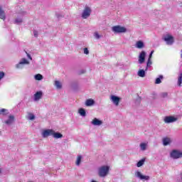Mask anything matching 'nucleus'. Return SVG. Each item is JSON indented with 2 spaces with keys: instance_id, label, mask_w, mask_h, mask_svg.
Instances as JSON below:
<instances>
[{
  "instance_id": "nucleus-7",
  "label": "nucleus",
  "mask_w": 182,
  "mask_h": 182,
  "mask_svg": "<svg viewBox=\"0 0 182 182\" xmlns=\"http://www.w3.org/2000/svg\"><path fill=\"white\" fill-rule=\"evenodd\" d=\"M23 65H29V61L26 58H22L20 62L16 65V69H23Z\"/></svg>"
},
{
  "instance_id": "nucleus-13",
  "label": "nucleus",
  "mask_w": 182,
  "mask_h": 182,
  "mask_svg": "<svg viewBox=\"0 0 182 182\" xmlns=\"http://www.w3.org/2000/svg\"><path fill=\"white\" fill-rule=\"evenodd\" d=\"M14 122H15V116L9 115L8 119L5 121V124H7V126H11Z\"/></svg>"
},
{
  "instance_id": "nucleus-26",
  "label": "nucleus",
  "mask_w": 182,
  "mask_h": 182,
  "mask_svg": "<svg viewBox=\"0 0 182 182\" xmlns=\"http://www.w3.org/2000/svg\"><path fill=\"white\" fill-rule=\"evenodd\" d=\"M139 147L142 151H145L147 149V144L146 143H141Z\"/></svg>"
},
{
  "instance_id": "nucleus-2",
  "label": "nucleus",
  "mask_w": 182,
  "mask_h": 182,
  "mask_svg": "<svg viewBox=\"0 0 182 182\" xmlns=\"http://www.w3.org/2000/svg\"><path fill=\"white\" fill-rule=\"evenodd\" d=\"M112 31L114 33H126L127 28L122 26H114L112 28Z\"/></svg>"
},
{
  "instance_id": "nucleus-18",
  "label": "nucleus",
  "mask_w": 182,
  "mask_h": 182,
  "mask_svg": "<svg viewBox=\"0 0 182 182\" xmlns=\"http://www.w3.org/2000/svg\"><path fill=\"white\" fill-rule=\"evenodd\" d=\"M95 105V100L88 99L85 101V106L90 107V106H93Z\"/></svg>"
},
{
  "instance_id": "nucleus-9",
  "label": "nucleus",
  "mask_w": 182,
  "mask_h": 182,
  "mask_svg": "<svg viewBox=\"0 0 182 182\" xmlns=\"http://www.w3.org/2000/svg\"><path fill=\"white\" fill-rule=\"evenodd\" d=\"M164 41L166 42V45H173L174 43V38L170 35H167L164 38Z\"/></svg>"
},
{
  "instance_id": "nucleus-21",
  "label": "nucleus",
  "mask_w": 182,
  "mask_h": 182,
  "mask_svg": "<svg viewBox=\"0 0 182 182\" xmlns=\"http://www.w3.org/2000/svg\"><path fill=\"white\" fill-rule=\"evenodd\" d=\"M0 114L2 116H6V114H9V111L5 108L0 109Z\"/></svg>"
},
{
  "instance_id": "nucleus-20",
  "label": "nucleus",
  "mask_w": 182,
  "mask_h": 182,
  "mask_svg": "<svg viewBox=\"0 0 182 182\" xmlns=\"http://www.w3.org/2000/svg\"><path fill=\"white\" fill-rule=\"evenodd\" d=\"M171 143V139L168 137H165L163 139V144L164 146H168Z\"/></svg>"
},
{
  "instance_id": "nucleus-22",
  "label": "nucleus",
  "mask_w": 182,
  "mask_h": 182,
  "mask_svg": "<svg viewBox=\"0 0 182 182\" xmlns=\"http://www.w3.org/2000/svg\"><path fill=\"white\" fill-rule=\"evenodd\" d=\"M78 113L82 116V117H86V110L83 108H80L78 110Z\"/></svg>"
},
{
  "instance_id": "nucleus-25",
  "label": "nucleus",
  "mask_w": 182,
  "mask_h": 182,
  "mask_svg": "<svg viewBox=\"0 0 182 182\" xmlns=\"http://www.w3.org/2000/svg\"><path fill=\"white\" fill-rule=\"evenodd\" d=\"M54 86L56 87V89H62V83L60 81L55 80L54 82Z\"/></svg>"
},
{
  "instance_id": "nucleus-41",
  "label": "nucleus",
  "mask_w": 182,
  "mask_h": 182,
  "mask_svg": "<svg viewBox=\"0 0 182 182\" xmlns=\"http://www.w3.org/2000/svg\"><path fill=\"white\" fill-rule=\"evenodd\" d=\"M26 55H27V58H28V59H30V60H32V56L30 55L29 53H28V52H26Z\"/></svg>"
},
{
  "instance_id": "nucleus-29",
  "label": "nucleus",
  "mask_w": 182,
  "mask_h": 182,
  "mask_svg": "<svg viewBox=\"0 0 182 182\" xmlns=\"http://www.w3.org/2000/svg\"><path fill=\"white\" fill-rule=\"evenodd\" d=\"M161 79H163V75H159V77H157L155 80V84L160 85V83H161Z\"/></svg>"
},
{
  "instance_id": "nucleus-40",
  "label": "nucleus",
  "mask_w": 182,
  "mask_h": 182,
  "mask_svg": "<svg viewBox=\"0 0 182 182\" xmlns=\"http://www.w3.org/2000/svg\"><path fill=\"white\" fill-rule=\"evenodd\" d=\"M94 36L96 38V39H100V35H99L97 33H95Z\"/></svg>"
},
{
  "instance_id": "nucleus-34",
  "label": "nucleus",
  "mask_w": 182,
  "mask_h": 182,
  "mask_svg": "<svg viewBox=\"0 0 182 182\" xmlns=\"http://www.w3.org/2000/svg\"><path fill=\"white\" fill-rule=\"evenodd\" d=\"M168 96V93L167 92H162L161 93V97H167Z\"/></svg>"
},
{
  "instance_id": "nucleus-30",
  "label": "nucleus",
  "mask_w": 182,
  "mask_h": 182,
  "mask_svg": "<svg viewBox=\"0 0 182 182\" xmlns=\"http://www.w3.org/2000/svg\"><path fill=\"white\" fill-rule=\"evenodd\" d=\"M36 80H42L43 79V75L41 74H37L34 76Z\"/></svg>"
},
{
  "instance_id": "nucleus-35",
  "label": "nucleus",
  "mask_w": 182,
  "mask_h": 182,
  "mask_svg": "<svg viewBox=\"0 0 182 182\" xmlns=\"http://www.w3.org/2000/svg\"><path fill=\"white\" fill-rule=\"evenodd\" d=\"M33 33L35 38H38V35H39L38 31L33 30Z\"/></svg>"
},
{
  "instance_id": "nucleus-39",
  "label": "nucleus",
  "mask_w": 182,
  "mask_h": 182,
  "mask_svg": "<svg viewBox=\"0 0 182 182\" xmlns=\"http://www.w3.org/2000/svg\"><path fill=\"white\" fill-rule=\"evenodd\" d=\"M154 53V50H151V53H149L148 59H151V58H153V54Z\"/></svg>"
},
{
  "instance_id": "nucleus-31",
  "label": "nucleus",
  "mask_w": 182,
  "mask_h": 182,
  "mask_svg": "<svg viewBox=\"0 0 182 182\" xmlns=\"http://www.w3.org/2000/svg\"><path fill=\"white\" fill-rule=\"evenodd\" d=\"M182 83V73L179 75L178 77V86H181Z\"/></svg>"
},
{
  "instance_id": "nucleus-36",
  "label": "nucleus",
  "mask_w": 182,
  "mask_h": 182,
  "mask_svg": "<svg viewBox=\"0 0 182 182\" xmlns=\"http://www.w3.org/2000/svg\"><path fill=\"white\" fill-rule=\"evenodd\" d=\"M4 77H5V73H4L3 71L0 72V80L1 79H4Z\"/></svg>"
},
{
  "instance_id": "nucleus-15",
  "label": "nucleus",
  "mask_w": 182,
  "mask_h": 182,
  "mask_svg": "<svg viewBox=\"0 0 182 182\" xmlns=\"http://www.w3.org/2000/svg\"><path fill=\"white\" fill-rule=\"evenodd\" d=\"M135 47L137 49H143L144 48V43L142 41H139L136 43Z\"/></svg>"
},
{
  "instance_id": "nucleus-14",
  "label": "nucleus",
  "mask_w": 182,
  "mask_h": 182,
  "mask_svg": "<svg viewBox=\"0 0 182 182\" xmlns=\"http://www.w3.org/2000/svg\"><path fill=\"white\" fill-rule=\"evenodd\" d=\"M91 124H92L93 126H102V124H103V122L97 118H94L91 122Z\"/></svg>"
},
{
  "instance_id": "nucleus-24",
  "label": "nucleus",
  "mask_w": 182,
  "mask_h": 182,
  "mask_svg": "<svg viewBox=\"0 0 182 182\" xmlns=\"http://www.w3.org/2000/svg\"><path fill=\"white\" fill-rule=\"evenodd\" d=\"M22 22H23V18L22 17H17L15 19V23H16V25H21Z\"/></svg>"
},
{
  "instance_id": "nucleus-5",
  "label": "nucleus",
  "mask_w": 182,
  "mask_h": 182,
  "mask_svg": "<svg viewBox=\"0 0 182 182\" xmlns=\"http://www.w3.org/2000/svg\"><path fill=\"white\" fill-rule=\"evenodd\" d=\"M135 177L139 178V180H144L145 181H149V180H150V176H144L139 171L135 172Z\"/></svg>"
},
{
  "instance_id": "nucleus-44",
  "label": "nucleus",
  "mask_w": 182,
  "mask_h": 182,
  "mask_svg": "<svg viewBox=\"0 0 182 182\" xmlns=\"http://www.w3.org/2000/svg\"><path fill=\"white\" fill-rule=\"evenodd\" d=\"M1 173H2V171H1V168H0V174H1Z\"/></svg>"
},
{
  "instance_id": "nucleus-32",
  "label": "nucleus",
  "mask_w": 182,
  "mask_h": 182,
  "mask_svg": "<svg viewBox=\"0 0 182 182\" xmlns=\"http://www.w3.org/2000/svg\"><path fill=\"white\" fill-rule=\"evenodd\" d=\"M28 120H35V116L32 113H29L28 114Z\"/></svg>"
},
{
  "instance_id": "nucleus-43",
  "label": "nucleus",
  "mask_w": 182,
  "mask_h": 182,
  "mask_svg": "<svg viewBox=\"0 0 182 182\" xmlns=\"http://www.w3.org/2000/svg\"><path fill=\"white\" fill-rule=\"evenodd\" d=\"M181 180L182 181V173L181 174Z\"/></svg>"
},
{
  "instance_id": "nucleus-1",
  "label": "nucleus",
  "mask_w": 182,
  "mask_h": 182,
  "mask_svg": "<svg viewBox=\"0 0 182 182\" xmlns=\"http://www.w3.org/2000/svg\"><path fill=\"white\" fill-rule=\"evenodd\" d=\"M109 170L110 167L109 166H102L98 168V176L102 178L106 177L109 174Z\"/></svg>"
},
{
  "instance_id": "nucleus-8",
  "label": "nucleus",
  "mask_w": 182,
  "mask_h": 182,
  "mask_svg": "<svg viewBox=\"0 0 182 182\" xmlns=\"http://www.w3.org/2000/svg\"><path fill=\"white\" fill-rule=\"evenodd\" d=\"M53 135V129H45L42 132V137L43 139H46L47 137H49V136Z\"/></svg>"
},
{
  "instance_id": "nucleus-38",
  "label": "nucleus",
  "mask_w": 182,
  "mask_h": 182,
  "mask_svg": "<svg viewBox=\"0 0 182 182\" xmlns=\"http://www.w3.org/2000/svg\"><path fill=\"white\" fill-rule=\"evenodd\" d=\"M85 55H89V49L87 48H84Z\"/></svg>"
},
{
  "instance_id": "nucleus-42",
  "label": "nucleus",
  "mask_w": 182,
  "mask_h": 182,
  "mask_svg": "<svg viewBox=\"0 0 182 182\" xmlns=\"http://www.w3.org/2000/svg\"><path fill=\"white\" fill-rule=\"evenodd\" d=\"M57 17L58 18H60V15H57Z\"/></svg>"
},
{
  "instance_id": "nucleus-37",
  "label": "nucleus",
  "mask_w": 182,
  "mask_h": 182,
  "mask_svg": "<svg viewBox=\"0 0 182 182\" xmlns=\"http://www.w3.org/2000/svg\"><path fill=\"white\" fill-rule=\"evenodd\" d=\"M141 102V97L138 96L136 100V103H137L139 105V103H140Z\"/></svg>"
},
{
  "instance_id": "nucleus-3",
  "label": "nucleus",
  "mask_w": 182,
  "mask_h": 182,
  "mask_svg": "<svg viewBox=\"0 0 182 182\" xmlns=\"http://www.w3.org/2000/svg\"><path fill=\"white\" fill-rule=\"evenodd\" d=\"M90 14H92L90 7L85 6L82 14V18H83V19H87V18L90 16Z\"/></svg>"
},
{
  "instance_id": "nucleus-11",
  "label": "nucleus",
  "mask_w": 182,
  "mask_h": 182,
  "mask_svg": "<svg viewBox=\"0 0 182 182\" xmlns=\"http://www.w3.org/2000/svg\"><path fill=\"white\" fill-rule=\"evenodd\" d=\"M111 100L115 105V106H119V103H120V97L116 95L111 96Z\"/></svg>"
},
{
  "instance_id": "nucleus-27",
  "label": "nucleus",
  "mask_w": 182,
  "mask_h": 182,
  "mask_svg": "<svg viewBox=\"0 0 182 182\" xmlns=\"http://www.w3.org/2000/svg\"><path fill=\"white\" fill-rule=\"evenodd\" d=\"M144 161H146L145 159H142L139 160L136 163V167H141V166H143L144 164Z\"/></svg>"
},
{
  "instance_id": "nucleus-17",
  "label": "nucleus",
  "mask_w": 182,
  "mask_h": 182,
  "mask_svg": "<svg viewBox=\"0 0 182 182\" xmlns=\"http://www.w3.org/2000/svg\"><path fill=\"white\" fill-rule=\"evenodd\" d=\"M146 72H147V70L140 69V70H139V71L137 73V75H138V76H139V77H146Z\"/></svg>"
},
{
  "instance_id": "nucleus-10",
  "label": "nucleus",
  "mask_w": 182,
  "mask_h": 182,
  "mask_svg": "<svg viewBox=\"0 0 182 182\" xmlns=\"http://www.w3.org/2000/svg\"><path fill=\"white\" fill-rule=\"evenodd\" d=\"M164 123H174V122H177V118L172 117V116H168L165 117L164 119Z\"/></svg>"
},
{
  "instance_id": "nucleus-19",
  "label": "nucleus",
  "mask_w": 182,
  "mask_h": 182,
  "mask_svg": "<svg viewBox=\"0 0 182 182\" xmlns=\"http://www.w3.org/2000/svg\"><path fill=\"white\" fill-rule=\"evenodd\" d=\"M6 18V16L5 14V11L2 10V7L0 6V19H3V21H5Z\"/></svg>"
},
{
  "instance_id": "nucleus-28",
  "label": "nucleus",
  "mask_w": 182,
  "mask_h": 182,
  "mask_svg": "<svg viewBox=\"0 0 182 182\" xmlns=\"http://www.w3.org/2000/svg\"><path fill=\"white\" fill-rule=\"evenodd\" d=\"M81 161H82V155H79L75 162L76 166H80Z\"/></svg>"
},
{
  "instance_id": "nucleus-4",
  "label": "nucleus",
  "mask_w": 182,
  "mask_h": 182,
  "mask_svg": "<svg viewBox=\"0 0 182 182\" xmlns=\"http://www.w3.org/2000/svg\"><path fill=\"white\" fill-rule=\"evenodd\" d=\"M170 156L171 159H181L182 152L178 150L174 149L171 152Z\"/></svg>"
},
{
  "instance_id": "nucleus-23",
  "label": "nucleus",
  "mask_w": 182,
  "mask_h": 182,
  "mask_svg": "<svg viewBox=\"0 0 182 182\" xmlns=\"http://www.w3.org/2000/svg\"><path fill=\"white\" fill-rule=\"evenodd\" d=\"M151 65H153V62L151 61V59H148V60L146 62L145 70H149V68H151Z\"/></svg>"
},
{
  "instance_id": "nucleus-12",
  "label": "nucleus",
  "mask_w": 182,
  "mask_h": 182,
  "mask_svg": "<svg viewBox=\"0 0 182 182\" xmlns=\"http://www.w3.org/2000/svg\"><path fill=\"white\" fill-rule=\"evenodd\" d=\"M43 95V93L42 91H38L35 93L34 95V102H38V100H41L42 99V96Z\"/></svg>"
},
{
  "instance_id": "nucleus-16",
  "label": "nucleus",
  "mask_w": 182,
  "mask_h": 182,
  "mask_svg": "<svg viewBox=\"0 0 182 182\" xmlns=\"http://www.w3.org/2000/svg\"><path fill=\"white\" fill-rule=\"evenodd\" d=\"M53 137L54 139H62V137H63V134H62L60 132H55V130H53Z\"/></svg>"
},
{
  "instance_id": "nucleus-33",
  "label": "nucleus",
  "mask_w": 182,
  "mask_h": 182,
  "mask_svg": "<svg viewBox=\"0 0 182 182\" xmlns=\"http://www.w3.org/2000/svg\"><path fill=\"white\" fill-rule=\"evenodd\" d=\"M85 73H86V70H80L77 72V74H78V75H85Z\"/></svg>"
},
{
  "instance_id": "nucleus-6",
  "label": "nucleus",
  "mask_w": 182,
  "mask_h": 182,
  "mask_svg": "<svg viewBox=\"0 0 182 182\" xmlns=\"http://www.w3.org/2000/svg\"><path fill=\"white\" fill-rule=\"evenodd\" d=\"M146 51L142 50L140 53L138 57V63H139V65H143V63H144V62L146 61Z\"/></svg>"
}]
</instances>
